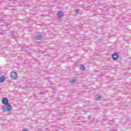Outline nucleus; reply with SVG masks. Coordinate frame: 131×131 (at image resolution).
<instances>
[{
  "instance_id": "5",
  "label": "nucleus",
  "mask_w": 131,
  "mask_h": 131,
  "mask_svg": "<svg viewBox=\"0 0 131 131\" xmlns=\"http://www.w3.org/2000/svg\"><path fill=\"white\" fill-rule=\"evenodd\" d=\"M95 98L96 100V101H101L102 99H103V97H102V95H99L98 94H97L95 96Z\"/></svg>"
},
{
  "instance_id": "4",
  "label": "nucleus",
  "mask_w": 131,
  "mask_h": 131,
  "mask_svg": "<svg viewBox=\"0 0 131 131\" xmlns=\"http://www.w3.org/2000/svg\"><path fill=\"white\" fill-rule=\"evenodd\" d=\"M2 104H4V105L9 104V100H8V98L4 97L2 100Z\"/></svg>"
},
{
  "instance_id": "8",
  "label": "nucleus",
  "mask_w": 131,
  "mask_h": 131,
  "mask_svg": "<svg viewBox=\"0 0 131 131\" xmlns=\"http://www.w3.org/2000/svg\"><path fill=\"white\" fill-rule=\"evenodd\" d=\"M6 80V77L5 76H2L0 77V82H4Z\"/></svg>"
},
{
  "instance_id": "7",
  "label": "nucleus",
  "mask_w": 131,
  "mask_h": 131,
  "mask_svg": "<svg viewBox=\"0 0 131 131\" xmlns=\"http://www.w3.org/2000/svg\"><path fill=\"white\" fill-rule=\"evenodd\" d=\"M57 15L59 18H61L63 17V12L62 11H58Z\"/></svg>"
},
{
  "instance_id": "14",
  "label": "nucleus",
  "mask_w": 131,
  "mask_h": 131,
  "mask_svg": "<svg viewBox=\"0 0 131 131\" xmlns=\"http://www.w3.org/2000/svg\"><path fill=\"white\" fill-rule=\"evenodd\" d=\"M0 92H1V89H0Z\"/></svg>"
},
{
  "instance_id": "9",
  "label": "nucleus",
  "mask_w": 131,
  "mask_h": 131,
  "mask_svg": "<svg viewBox=\"0 0 131 131\" xmlns=\"http://www.w3.org/2000/svg\"><path fill=\"white\" fill-rule=\"evenodd\" d=\"M80 69L81 70H85V68L84 67V66L81 65L80 66Z\"/></svg>"
},
{
  "instance_id": "6",
  "label": "nucleus",
  "mask_w": 131,
  "mask_h": 131,
  "mask_svg": "<svg viewBox=\"0 0 131 131\" xmlns=\"http://www.w3.org/2000/svg\"><path fill=\"white\" fill-rule=\"evenodd\" d=\"M112 58L113 60H117V59H118V54H117V53H114L113 54Z\"/></svg>"
},
{
  "instance_id": "11",
  "label": "nucleus",
  "mask_w": 131,
  "mask_h": 131,
  "mask_svg": "<svg viewBox=\"0 0 131 131\" xmlns=\"http://www.w3.org/2000/svg\"><path fill=\"white\" fill-rule=\"evenodd\" d=\"M75 12L77 13V14H78L79 13V9H77L75 10Z\"/></svg>"
},
{
  "instance_id": "2",
  "label": "nucleus",
  "mask_w": 131,
  "mask_h": 131,
  "mask_svg": "<svg viewBox=\"0 0 131 131\" xmlns=\"http://www.w3.org/2000/svg\"><path fill=\"white\" fill-rule=\"evenodd\" d=\"M34 38L37 40H40V39H42V35H41V33H38L35 34Z\"/></svg>"
},
{
  "instance_id": "13",
  "label": "nucleus",
  "mask_w": 131,
  "mask_h": 131,
  "mask_svg": "<svg viewBox=\"0 0 131 131\" xmlns=\"http://www.w3.org/2000/svg\"><path fill=\"white\" fill-rule=\"evenodd\" d=\"M22 131H28V130H27L26 129H23L22 130Z\"/></svg>"
},
{
  "instance_id": "3",
  "label": "nucleus",
  "mask_w": 131,
  "mask_h": 131,
  "mask_svg": "<svg viewBox=\"0 0 131 131\" xmlns=\"http://www.w3.org/2000/svg\"><path fill=\"white\" fill-rule=\"evenodd\" d=\"M10 77L12 79H16L17 78V73L15 71L11 72Z\"/></svg>"
},
{
  "instance_id": "12",
  "label": "nucleus",
  "mask_w": 131,
  "mask_h": 131,
  "mask_svg": "<svg viewBox=\"0 0 131 131\" xmlns=\"http://www.w3.org/2000/svg\"><path fill=\"white\" fill-rule=\"evenodd\" d=\"M91 116H88V119H91Z\"/></svg>"
},
{
  "instance_id": "10",
  "label": "nucleus",
  "mask_w": 131,
  "mask_h": 131,
  "mask_svg": "<svg viewBox=\"0 0 131 131\" xmlns=\"http://www.w3.org/2000/svg\"><path fill=\"white\" fill-rule=\"evenodd\" d=\"M75 81H76L75 79H72V80H70V83H73L74 82H75Z\"/></svg>"
},
{
  "instance_id": "1",
  "label": "nucleus",
  "mask_w": 131,
  "mask_h": 131,
  "mask_svg": "<svg viewBox=\"0 0 131 131\" xmlns=\"http://www.w3.org/2000/svg\"><path fill=\"white\" fill-rule=\"evenodd\" d=\"M2 109L3 112L11 111V110H12V105H11V104L10 103H7V104H4V105L2 106Z\"/></svg>"
}]
</instances>
